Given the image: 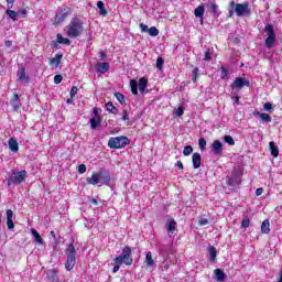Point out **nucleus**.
Wrapping results in <instances>:
<instances>
[{
	"label": "nucleus",
	"instance_id": "obj_18",
	"mask_svg": "<svg viewBox=\"0 0 282 282\" xmlns=\"http://www.w3.org/2000/svg\"><path fill=\"white\" fill-rule=\"evenodd\" d=\"M97 72L98 74H107V72H109V63H97Z\"/></svg>",
	"mask_w": 282,
	"mask_h": 282
},
{
	"label": "nucleus",
	"instance_id": "obj_48",
	"mask_svg": "<svg viewBox=\"0 0 282 282\" xmlns=\"http://www.w3.org/2000/svg\"><path fill=\"white\" fill-rule=\"evenodd\" d=\"M11 102L21 104V97H19V94H14Z\"/></svg>",
	"mask_w": 282,
	"mask_h": 282
},
{
	"label": "nucleus",
	"instance_id": "obj_56",
	"mask_svg": "<svg viewBox=\"0 0 282 282\" xmlns=\"http://www.w3.org/2000/svg\"><path fill=\"white\" fill-rule=\"evenodd\" d=\"M99 58L100 61H105V58H107V53H105V51H99Z\"/></svg>",
	"mask_w": 282,
	"mask_h": 282
},
{
	"label": "nucleus",
	"instance_id": "obj_2",
	"mask_svg": "<svg viewBox=\"0 0 282 282\" xmlns=\"http://www.w3.org/2000/svg\"><path fill=\"white\" fill-rule=\"evenodd\" d=\"M68 39H78L85 32V26L80 18L74 17L68 25L65 26Z\"/></svg>",
	"mask_w": 282,
	"mask_h": 282
},
{
	"label": "nucleus",
	"instance_id": "obj_27",
	"mask_svg": "<svg viewBox=\"0 0 282 282\" xmlns=\"http://www.w3.org/2000/svg\"><path fill=\"white\" fill-rule=\"evenodd\" d=\"M106 109H107V111H109V113H113V116H118V108H116V106H113L112 101H108L106 104Z\"/></svg>",
	"mask_w": 282,
	"mask_h": 282
},
{
	"label": "nucleus",
	"instance_id": "obj_54",
	"mask_svg": "<svg viewBox=\"0 0 282 282\" xmlns=\"http://www.w3.org/2000/svg\"><path fill=\"white\" fill-rule=\"evenodd\" d=\"M13 215H14V213L12 212V209H8L7 210V220L12 219Z\"/></svg>",
	"mask_w": 282,
	"mask_h": 282
},
{
	"label": "nucleus",
	"instance_id": "obj_49",
	"mask_svg": "<svg viewBox=\"0 0 282 282\" xmlns=\"http://www.w3.org/2000/svg\"><path fill=\"white\" fill-rule=\"evenodd\" d=\"M70 98H74V96H76V94H78V87H76V86H73L72 88H70Z\"/></svg>",
	"mask_w": 282,
	"mask_h": 282
},
{
	"label": "nucleus",
	"instance_id": "obj_39",
	"mask_svg": "<svg viewBox=\"0 0 282 282\" xmlns=\"http://www.w3.org/2000/svg\"><path fill=\"white\" fill-rule=\"evenodd\" d=\"M148 34L150 36H158V34H160V30H158V28L155 26H151L149 30H148Z\"/></svg>",
	"mask_w": 282,
	"mask_h": 282
},
{
	"label": "nucleus",
	"instance_id": "obj_31",
	"mask_svg": "<svg viewBox=\"0 0 282 282\" xmlns=\"http://www.w3.org/2000/svg\"><path fill=\"white\" fill-rule=\"evenodd\" d=\"M145 263L152 268L154 265L155 261L153 260V253L151 251H148L145 254Z\"/></svg>",
	"mask_w": 282,
	"mask_h": 282
},
{
	"label": "nucleus",
	"instance_id": "obj_50",
	"mask_svg": "<svg viewBox=\"0 0 282 282\" xmlns=\"http://www.w3.org/2000/svg\"><path fill=\"white\" fill-rule=\"evenodd\" d=\"M139 28L141 30V32H149V25L144 24V23H140Z\"/></svg>",
	"mask_w": 282,
	"mask_h": 282
},
{
	"label": "nucleus",
	"instance_id": "obj_12",
	"mask_svg": "<svg viewBox=\"0 0 282 282\" xmlns=\"http://www.w3.org/2000/svg\"><path fill=\"white\" fill-rule=\"evenodd\" d=\"M212 152L214 155L221 156L224 153V143L219 140H214L212 144Z\"/></svg>",
	"mask_w": 282,
	"mask_h": 282
},
{
	"label": "nucleus",
	"instance_id": "obj_58",
	"mask_svg": "<svg viewBox=\"0 0 282 282\" xmlns=\"http://www.w3.org/2000/svg\"><path fill=\"white\" fill-rule=\"evenodd\" d=\"M93 113H94V116H95V117H93V118H101V117H100V113L98 112V108H97V107H95V108L93 109Z\"/></svg>",
	"mask_w": 282,
	"mask_h": 282
},
{
	"label": "nucleus",
	"instance_id": "obj_60",
	"mask_svg": "<svg viewBox=\"0 0 282 282\" xmlns=\"http://www.w3.org/2000/svg\"><path fill=\"white\" fill-rule=\"evenodd\" d=\"M176 166L180 169V171H184V164L182 163V161H177Z\"/></svg>",
	"mask_w": 282,
	"mask_h": 282
},
{
	"label": "nucleus",
	"instance_id": "obj_4",
	"mask_svg": "<svg viewBox=\"0 0 282 282\" xmlns=\"http://www.w3.org/2000/svg\"><path fill=\"white\" fill-rule=\"evenodd\" d=\"M131 254H133L131 247L126 246L122 249L121 254H119L113 261L115 263H118V265H122V263H124V265H133V258Z\"/></svg>",
	"mask_w": 282,
	"mask_h": 282
},
{
	"label": "nucleus",
	"instance_id": "obj_22",
	"mask_svg": "<svg viewBox=\"0 0 282 282\" xmlns=\"http://www.w3.org/2000/svg\"><path fill=\"white\" fill-rule=\"evenodd\" d=\"M269 148L271 151V155L273 158H279V148L276 147V143H274V141L269 142Z\"/></svg>",
	"mask_w": 282,
	"mask_h": 282
},
{
	"label": "nucleus",
	"instance_id": "obj_37",
	"mask_svg": "<svg viewBox=\"0 0 282 282\" xmlns=\"http://www.w3.org/2000/svg\"><path fill=\"white\" fill-rule=\"evenodd\" d=\"M175 226H177V223L174 219H172L167 223L169 235H171V232H173V230H175Z\"/></svg>",
	"mask_w": 282,
	"mask_h": 282
},
{
	"label": "nucleus",
	"instance_id": "obj_1",
	"mask_svg": "<svg viewBox=\"0 0 282 282\" xmlns=\"http://www.w3.org/2000/svg\"><path fill=\"white\" fill-rule=\"evenodd\" d=\"M110 182L111 173L105 167H101L98 172L93 173L90 177L86 178V184H91L93 186H98V184L109 186Z\"/></svg>",
	"mask_w": 282,
	"mask_h": 282
},
{
	"label": "nucleus",
	"instance_id": "obj_42",
	"mask_svg": "<svg viewBox=\"0 0 282 282\" xmlns=\"http://www.w3.org/2000/svg\"><path fill=\"white\" fill-rule=\"evenodd\" d=\"M193 153V145H186L183 150V155L188 156Z\"/></svg>",
	"mask_w": 282,
	"mask_h": 282
},
{
	"label": "nucleus",
	"instance_id": "obj_5",
	"mask_svg": "<svg viewBox=\"0 0 282 282\" xmlns=\"http://www.w3.org/2000/svg\"><path fill=\"white\" fill-rule=\"evenodd\" d=\"M264 32L267 34V39L264 40L265 47H268V50H272L276 44V32H274V25L267 24L264 26Z\"/></svg>",
	"mask_w": 282,
	"mask_h": 282
},
{
	"label": "nucleus",
	"instance_id": "obj_26",
	"mask_svg": "<svg viewBox=\"0 0 282 282\" xmlns=\"http://www.w3.org/2000/svg\"><path fill=\"white\" fill-rule=\"evenodd\" d=\"M18 76L19 80H25L26 83L30 80V76L25 74V67L19 68Z\"/></svg>",
	"mask_w": 282,
	"mask_h": 282
},
{
	"label": "nucleus",
	"instance_id": "obj_17",
	"mask_svg": "<svg viewBox=\"0 0 282 282\" xmlns=\"http://www.w3.org/2000/svg\"><path fill=\"white\" fill-rule=\"evenodd\" d=\"M62 61H63V54L59 52L55 55V57L51 58L50 65H54L55 67H61Z\"/></svg>",
	"mask_w": 282,
	"mask_h": 282
},
{
	"label": "nucleus",
	"instance_id": "obj_23",
	"mask_svg": "<svg viewBox=\"0 0 282 282\" xmlns=\"http://www.w3.org/2000/svg\"><path fill=\"white\" fill-rule=\"evenodd\" d=\"M56 39L57 43H59L61 45H72V40H69L68 37H63L61 33H57Z\"/></svg>",
	"mask_w": 282,
	"mask_h": 282
},
{
	"label": "nucleus",
	"instance_id": "obj_7",
	"mask_svg": "<svg viewBox=\"0 0 282 282\" xmlns=\"http://www.w3.org/2000/svg\"><path fill=\"white\" fill-rule=\"evenodd\" d=\"M129 144V138L121 135V137H112L108 140L109 149H124Z\"/></svg>",
	"mask_w": 282,
	"mask_h": 282
},
{
	"label": "nucleus",
	"instance_id": "obj_41",
	"mask_svg": "<svg viewBox=\"0 0 282 282\" xmlns=\"http://www.w3.org/2000/svg\"><path fill=\"white\" fill-rule=\"evenodd\" d=\"M206 144H207L206 139L200 138L198 140V145H199L200 151H206Z\"/></svg>",
	"mask_w": 282,
	"mask_h": 282
},
{
	"label": "nucleus",
	"instance_id": "obj_14",
	"mask_svg": "<svg viewBox=\"0 0 282 282\" xmlns=\"http://www.w3.org/2000/svg\"><path fill=\"white\" fill-rule=\"evenodd\" d=\"M192 164L193 169H199V166H202V154H199V152L193 153Z\"/></svg>",
	"mask_w": 282,
	"mask_h": 282
},
{
	"label": "nucleus",
	"instance_id": "obj_29",
	"mask_svg": "<svg viewBox=\"0 0 282 282\" xmlns=\"http://www.w3.org/2000/svg\"><path fill=\"white\" fill-rule=\"evenodd\" d=\"M97 8L99 10V15L100 17H107V9L105 8V2L98 1L97 2Z\"/></svg>",
	"mask_w": 282,
	"mask_h": 282
},
{
	"label": "nucleus",
	"instance_id": "obj_21",
	"mask_svg": "<svg viewBox=\"0 0 282 282\" xmlns=\"http://www.w3.org/2000/svg\"><path fill=\"white\" fill-rule=\"evenodd\" d=\"M89 122H90V128L96 130L98 129V127H100V124H102V117L90 118Z\"/></svg>",
	"mask_w": 282,
	"mask_h": 282
},
{
	"label": "nucleus",
	"instance_id": "obj_45",
	"mask_svg": "<svg viewBox=\"0 0 282 282\" xmlns=\"http://www.w3.org/2000/svg\"><path fill=\"white\" fill-rule=\"evenodd\" d=\"M241 228H250V218H243L242 219Z\"/></svg>",
	"mask_w": 282,
	"mask_h": 282
},
{
	"label": "nucleus",
	"instance_id": "obj_40",
	"mask_svg": "<svg viewBox=\"0 0 282 282\" xmlns=\"http://www.w3.org/2000/svg\"><path fill=\"white\" fill-rule=\"evenodd\" d=\"M224 141L226 142V144H229V147H235V139H232L231 135H225Z\"/></svg>",
	"mask_w": 282,
	"mask_h": 282
},
{
	"label": "nucleus",
	"instance_id": "obj_13",
	"mask_svg": "<svg viewBox=\"0 0 282 282\" xmlns=\"http://www.w3.org/2000/svg\"><path fill=\"white\" fill-rule=\"evenodd\" d=\"M204 12H206V8L204 4H199L195 10H194V15L200 20V24L204 25Z\"/></svg>",
	"mask_w": 282,
	"mask_h": 282
},
{
	"label": "nucleus",
	"instance_id": "obj_36",
	"mask_svg": "<svg viewBox=\"0 0 282 282\" xmlns=\"http://www.w3.org/2000/svg\"><path fill=\"white\" fill-rule=\"evenodd\" d=\"M6 14H8L12 21H17V18L19 17V13L17 11L10 9L6 11Z\"/></svg>",
	"mask_w": 282,
	"mask_h": 282
},
{
	"label": "nucleus",
	"instance_id": "obj_53",
	"mask_svg": "<svg viewBox=\"0 0 282 282\" xmlns=\"http://www.w3.org/2000/svg\"><path fill=\"white\" fill-rule=\"evenodd\" d=\"M7 227L9 228V230H12V228H14V220L12 219L7 220Z\"/></svg>",
	"mask_w": 282,
	"mask_h": 282
},
{
	"label": "nucleus",
	"instance_id": "obj_52",
	"mask_svg": "<svg viewBox=\"0 0 282 282\" xmlns=\"http://www.w3.org/2000/svg\"><path fill=\"white\" fill-rule=\"evenodd\" d=\"M198 224H199L200 226H208V218H200V219L198 220Z\"/></svg>",
	"mask_w": 282,
	"mask_h": 282
},
{
	"label": "nucleus",
	"instance_id": "obj_46",
	"mask_svg": "<svg viewBox=\"0 0 282 282\" xmlns=\"http://www.w3.org/2000/svg\"><path fill=\"white\" fill-rule=\"evenodd\" d=\"M54 83L55 85H61V83H63V75H55Z\"/></svg>",
	"mask_w": 282,
	"mask_h": 282
},
{
	"label": "nucleus",
	"instance_id": "obj_47",
	"mask_svg": "<svg viewBox=\"0 0 282 282\" xmlns=\"http://www.w3.org/2000/svg\"><path fill=\"white\" fill-rule=\"evenodd\" d=\"M78 173H80V175H83V173H87V165L80 164L78 166Z\"/></svg>",
	"mask_w": 282,
	"mask_h": 282
},
{
	"label": "nucleus",
	"instance_id": "obj_6",
	"mask_svg": "<svg viewBox=\"0 0 282 282\" xmlns=\"http://www.w3.org/2000/svg\"><path fill=\"white\" fill-rule=\"evenodd\" d=\"M66 263L65 268L70 272V270H74V267L76 265V247H74V243H70L66 248Z\"/></svg>",
	"mask_w": 282,
	"mask_h": 282
},
{
	"label": "nucleus",
	"instance_id": "obj_33",
	"mask_svg": "<svg viewBox=\"0 0 282 282\" xmlns=\"http://www.w3.org/2000/svg\"><path fill=\"white\" fill-rule=\"evenodd\" d=\"M131 94L138 96V82L135 79L130 80Z\"/></svg>",
	"mask_w": 282,
	"mask_h": 282
},
{
	"label": "nucleus",
	"instance_id": "obj_64",
	"mask_svg": "<svg viewBox=\"0 0 282 282\" xmlns=\"http://www.w3.org/2000/svg\"><path fill=\"white\" fill-rule=\"evenodd\" d=\"M4 45H6V47H12V41L7 40Z\"/></svg>",
	"mask_w": 282,
	"mask_h": 282
},
{
	"label": "nucleus",
	"instance_id": "obj_16",
	"mask_svg": "<svg viewBox=\"0 0 282 282\" xmlns=\"http://www.w3.org/2000/svg\"><path fill=\"white\" fill-rule=\"evenodd\" d=\"M214 279H216L218 282L226 281V273L221 269H216L214 271Z\"/></svg>",
	"mask_w": 282,
	"mask_h": 282
},
{
	"label": "nucleus",
	"instance_id": "obj_62",
	"mask_svg": "<svg viewBox=\"0 0 282 282\" xmlns=\"http://www.w3.org/2000/svg\"><path fill=\"white\" fill-rule=\"evenodd\" d=\"M20 14L23 17V19H25V18L28 17V10L22 9V10L20 11Z\"/></svg>",
	"mask_w": 282,
	"mask_h": 282
},
{
	"label": "nucleus",
	"instance_id": "obj_28",
	"mask_svg": "<svg viewBox=\"0 0 282 282\" xmlns=\"http://www.w3.org/2000/svg\"><path fill=\"white\" fill-rule=\"evenodd\" d=\"M31 232H32L36 243H39L40 246H43V237H41V234H39V231L36 229H31Z\"/></svg>",
	"mask_w": 282,
	"mask_h": 282
},
{
	"label": "nucleus",
	"instance_id": "obj_9",
	"mask_svg": "<svg viewBox=\"0 0 282 282\" xmlns=\"http://www.w3.org/2000/svg\"><path fill=\"white\" fill-rule=\"evenodd\" d=\"M243 87H250V80L243 77H237L231 84L230 89L231 94L237 95Z\"/></svg>",
	"mask_w": 282,
	"mask_h": 282
},
{
	"label": "nucleus",
	"instance_id": "obj_38",
	"mask_svg": "<svg viewBox=\"0 0 282 282\" xmlns=\"http://www.w3.org/2000/svg\"><path fill=\"white\" fill-rule=\"evenodd\" d=\"M220 70H221V79L228 80L229 78L228 68H226V66H221Z\"/></svg>",
	"mask_w": 282,
	"mask_h": 282
},
{
	"label": "nucleus",
	"instance_id": "obj_59",
	"mask_svg": "<svg viewBox=\"0 0 282 282\" xmlns=\"http://www.w3.org/2000/svg\"><path fill=\"white\" fill-rule=\"evenodd\" d=\"M256 195H257V197L263 195V187L257 188V189H256Z\"/></svg>",
	"mask_w": 282,
	"mask_h": 282
},
{
	"label": "nucleus",
	"instance_id": "obj_61",
	"mask_svg": "<svg viewBox=\"0 0 282 282\" xmlns=\"http://www.w3.org/2000/svg\"><path fill=\"white\" fill-rule=\"evenodd\" d=\"M120 265H122V264L115 263V267H113V269H112V272H113V273L118 272V271L120 270Z\"/></svg>",
	"mask_w": 282,
	"mask_h": 282
},
{
	"label": "nucleus",
	"instance_id": "obj_20",
	"mask_svg": "<svg viewBox=\"0 0 282 282\" xmlns=\"http://www.w3.org/2000/svg\"><path fill=\"white\" fill-rule=\"evenodd\" d=\"M253 116L260 118L262 120V122H272V117H270L269 113H264V112H259V111H256L253 112Z\"/></svg>",
	"mask_w": 282,
	"mask_h": 282
},
{
	"label": "nucleus",
	"instance_id": "obj_19",
	"mask_svg": "<svg viewBox=\"0 0 282 282\" xmlns=\"http://www.w3.org/2000/svg\"><path fill=\"white\" fill-rule=\"evenodd\" d=\"M9 149L13 153H19V142L17 141V139L14 138L9 139Z\"/></svg>",
	"mask_w": 282,
	"mask_h": 282
},
{
	"label": "nucleus",
	"instance_id": "obj_51",
	"mask_svg": "<svg viewBox=\"0 0 282 282\" xmlns=\"http://www.w3.org/2000/svg\"><path fill=\"white\" fill-rule=\"evenodd\" d=\"M264 111H272V104L271 102H265L263 105Z\"/></svg>",
	"mask_w": 282,
	"mask_h": 282
},
{
	"label": "nucleus",
	"instance_id": "obj_11",
	"mask_svg": "<svg viewBox=\"0 0 282 282\" xmlns=\"http://www.w3.org/2000/svg\"><path fill=\"white\" fill-rule=\"evenodd\" d=\"M227 186H239L241 184V173L232 172L231 176H227L226 178Z\"/></svg>",
	"mask_w": 282,
	"mask_h": 282
},
{
	"label": "nucleus",
	"instance_id": "obj_10",
	"mask_svg": "<svg viewBox=\"0 0 282 282\" xmlns=\"http://www.w3.org/2000/svg\"><path fill=\"white\" fill-rule=\"evenodd\" d=\"M25 175H28L25 170L18 172L7 181L8 186H12V184H22V182H25Z\"/></svg>",
	"mask_w": 282,
	"mask_h": 282
},
{
	"label": "nucleus",
	"instance_id": "obj_15",
	"mask_svg": "<svg viewBox=\"0 0 282 282\" xmlns=\"http://www.w3.org/2000/svg\"><path fill=\"white\" fill-rule=\"evenodd\" d=\"M46 276L48 282H56L58 279V273L56 272V269H50L46 272Z\"/></svg>",
	"mask_w": 282,
	"mask_h": 282
},
{
	"label": "nucleus",
	"instance_id": "obj_25",
	"mask_svg": "<svg viewBox=\"0 0 282 282\" xmlns=\"http://www.w3.org/2000/svg\"><path fill=\"white\" fill-rule=\"evenodd\" d=\"M147 87H149V79H147V77H141L139 79V91L142 94Z\"/></svg>",
	"mask_w": 282,
	"mask_h": 282
},
{
	"label": "nucleus",
	"instance_id": "obj_30",
	"mask_svg": "<svg viewBox=\"0 0 282 282\" xmlns=\"http://www.w3.org/2000/svg\"><path fill=\"white\" fill-rule=\"evenodd\" d=\"M208 251H209V260L210 261H216V259H217V248H215V246H210L208 248Z\"/></svg>",
	"mask_w": 282,
	"mask_h": 282
},
{
	"label": "nucleus",
	"instance_id": "obj_63",
	"mask_svg": "<svg viewBox=\"0 0 282 282\" xmlns=\"http://www.w3.org/2000/svg\"><path fill=\"white\" fill-rule=\"evenodd\" d=\"M278 282H282V269L278 273Z\"/></svg>",
	"mask_w": 282,
	"mask_h": 282
},
{
	"label": "nucleus",
	"instance_id": "obj_44",
	"mask_svg": "<svg viewBox=\"0 0 282 282\" xmlns=\"http://www.w3.org/2000/svg\"><path fill=\"white\" fill-rule=\"evenodd\" d=\"M164 67V58L158 57L156 58V68L162 69Z\"/></svg>",
	"mask_w": 282,
	"mask_h": 282
},
{
	"label": "nucleus",
	"instance_id": "obj_3",
	"mask_svg": "<svg viewBox=\"0 0 282 282\" xmlns=\"http://www.w3.org/2000/svg\"><path fill=\"white\" fill-rule=\"evenodd\" d=\"M250 11V2L236 3L235 1L229 2L228 7V19H232L235 14L238 17H249Z\"/></svg>",
	"mask_w": 282,
	"mask_h": 282
},
{
	"label": "nucleus",
	"instance_id": "obj_8",
	"mask_svg": "<svg viewBox=\"0 0 282 282\" xmlns=\"http://www.w3.org/2000/svg\"><path fill=\"white\" fill-rule=\"evenodd\" d=\"M72 14V8L70 7H64L62 8L56 15L53 18V25H61L62 23H65L67 21V17Z\"/></svg>",
	"mask_w": 282,
	"mask_h": 282
},
{
	"label": "nucleus",
	"instance_id": "obj_34",
	"mask_svg": "<svg viewBox=\"0 0 282 282\" xmlns=\"http://www.w3.org/2000/svg\"><path fill=\"white\" fill-rule=\"evenodd\" d=\"M115 98L120 102V105H127V99L121 93H115Z\"/></svg>",
	"mask_w": 282,
	"mask_h": 282
},
{
	"label": "nucleus",
	"instance_id": "obj_35",
	"mask_svg": "<svg viewBox=\"0 0 282 282\" xmlns=\"http://www.w3.org/2000/svg\"><path fill=\"white\" fill-rule=\"evenodd\" d=\"M192 83L196 84L197 83V78H199V68L198 67H195L193 70H192Z\"/></svg>",
	"mask_w": 282,
	"mask_h": 282
},
{
	"label": "nucleus",
	"instance_id": "obj_32",
	"mask_svg": "<svg viewBox=\"0 0 282 282\" xmlns=\"http://www.w3.org/2000/svg\"><path fill=\"white\" fill-rule=\"evenodd\" d=\"M210 12L213 13V17L217 18L219 17V6L217 3L212 2L210 3Z\"/></svg>",
	"mask_w": 282,
	"mask_h": 282
},
{
	"label": "nucleus",
	"instance_id": "obj_57",
	"mask_svg": "<svg viewBox=\"0 0 282 282\" xmlns=\"http://www.w3.org/2000/svg\"><path fill=\"white\" fill-rule=\"evenodd\" d=\"M212 56H210V50H207L205 52V57H204V61H210Z\"/></svg>",
	"mask_w": 282,
	"mask_h": 282
},
{
	"label": "nucleus",
	"instance_id": "obj_43",
	"mask_svg": "<svg viewBox=\"0 0 282 282\" xmlns=\"http://www.w3.org/2000/svg\"><path fill=\"white\" fill-rule=\"evenodd\" d=\"M121 120H123V122H127L129 124V110H123L121 112Z\"/></svg>",
	"mask_w": 282,
	"mask_h": 282
},
{
	"label": "nucleus",
	"instance_id": "obj_55",
	"mask_svg": "<svg viewBox=\"0 0 282 282\" xmlns=\"http://www.w3.org/2000/svg\"><path fill=\"white\" fill-rule=\"evenodd\" d=\"M176 116H178V117L184 116V108L183 107H178L176 109Z\"/></svg>",
	"mask_w": 282,
	"mask_h": 282
},
{
	"label": "nucleus",
	"instance_id": "obj_24",
	"mask_svg": "<svg viewBox=\"0 0 282 282\" xmlns=\"http://www.w3.org/2000/svg\"><path fill=\"white\" fill-rule=\"evenodd\" d=\"M261 232H262V235H270V220L269 219H265L262 221Z\"/></svg>",
	"mask_w": 282,
	"mask_h": 282
}]
</instances>
